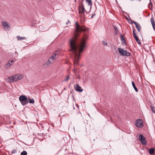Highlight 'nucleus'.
Wrapping results in <instances>:
<instances>
[{"mask_svg": "<svg viewBox=\"0 0 155 155\" xmlns=\"http://www.w3.org/2000/svg\"><path fill=\"white\" fill-rule=\"evenodd\" d=\"M135 30L134 29L133 30V36L134 37L135 39V40H136V41L137 43L139 45L141 44V41H140V40L137 37V36L136 35V33H135Z\"/></svg>", "mask_w": 155, "mask_h": 155, "instance_id": "nucleus-6", "label": "nucleus"}, {"mask_svg": "<svg viewBox=\"0 0 155 155\" xmlns=\"http://www.w3.org/2000/svg\"><path fill=\"white\" fill-rule=\"evenodd\" d=\"M152 110L153 112L155 113V107H154L151 106Z\"/></svg>", "mask_w": 155, "mask_h": 155, "instance_id": "nucleus-24", "label": "nucleus"}, {"mask_svg": "<svg viewBox=\"0 0 155 155\" xmlns=\"http://www.w3.org/2000/svg\"><path fill=\"white\" fill-rule=\"evenodd\" d=\"M29 100V103L34 104L35 102L34 100L33 99H31L29 97H28Z\"/></svg>", "mask_w": 155, "mask_h": 155, "instance_id": "nucleus-19", "label": "nucleus"}, {"mask_svg": "<svg viewBox=\"0 0 155 155\" xmlns=\"http://www.w3.org/2000/svg\"><path fill=\"white\" fill-rule=\"evenodd\" d=\"M152 26L153 27V28L154 30H155V23L152 24Z\"/></svg>", "mask_w": 155, "mask_h": 155, "instance_id": "nucleus-27", "label": "nucleus"}, {"mask_svg": "<svg viewBox=\"0 0 155 155\" xmlns=\"http://www.w3.org/2000/svg\"><path fill=\"white\" fill-rule=\"evenodd\" d=\"M69 79V76H67L66 78L65 79H64V81H68V80Z\"/></svg>", "mask_w": 155, "mask_h": 155, "instance_id": "nucleus-26", "label": "nucleus"}, {"mask_svg": "<svg viewBox=\"0 0 155 155\" xmlns=\"http://www.w3.org/2000/svg\"><path fill=\"white\" fill-rule=\"evenodd\" d=\"M53 61H54L52 59V58H50L48 61L45 64H46L47 66H49L51 64Z\"/></svg>", "mask_w": 155, "mask_h": 155, "instance_id": "nucleus-12", "label": "nucleus"}, {"mask_svg": "<svg viewBox=\"0 0 155 155\" xmlns=\"http://www.w3.org/2000/svg\"><path fill=\"white\" fill-rule=\"evenodd\" d=\"M76 105L77 106V107H78V104H76Z\"/></svg>", "mask_w": 155, "mask_h": 155, "instance_id": "nucleus-36", "label": "nucleus"}, {"mask_svg": "<svg viewBox=\"0 0 155 155\" xmlns=\"http://www.w3.org/2000/svg\"><path fill=\"white\" fill-rule=\"evenodd\" d=\"M132 84L133 87H134L135 90L136 91V92H137L138 91L137 89V87H136L135 83L134 81H132Z\"/></svg>", "mask_w": 155, "mask_h": 155, "instance_id": "nucleus-18", "label": "nucleus"}, {"mask_svg": "<svg viewBox=\"0 0 155 155\" xmlns=\"http://www.w3.org/2000/svg\"><path fill=\"white\" fill-rule=\"evenodd\" d=\"M10 61V63H11L12 64V63H13V62H14V61L13 60H11L10 61Z\"/></svg>", "mask_w": 155, "mask_h": 155, "instance_id": "nucleus-32", "label": "nucleus"}, {"mask_svg": "<svg viewBox=\"0 0 155 155\" xmlns=\"http://www.w3.org/2000/svg\"><path fill=\"white\" fill-rule=\"evenodd\" d=\"M103 44L104 45L106 46L107 45V43L106 42L103 41Z\"/></svg>", "mask_w": 155, "mask_h": 155, "instance_id": "nucleus-28", "label": "nucleus"}, {"mask_svg": "<svg viewBox=\"0 0 155 155\" xmlns=\"http://www.w3.org/2000/svg\"><path fill=\"white\" fill-rule=\"evenodd\" d=\"M150 3L149 4V5H151V7H152V2H151V0H150Z\"/></svg>", "mask_w": 155, "mask_h": 155, "instance_id": "nucleus-30", "label": "nucleus"}, {"mask_svg": "<svg viewBox=\"0 0 155 155\" xmlns=\"http://www.w3.org/2000/svg\"><path fill=\"white\" fill-rule=\"evenodd\" d=\"M76 1V0H75V2Z\"/></svg>", "mask_w": 155, "mask_h": 155, "instance_id": "nucleus-39", "label": "nucleus"}, {"mask_svg": "<svg viewBox=\"0 0 155 155\" xmlns=\"http://www.w3.org/2000/svg\"><path fill=\"white\" fill-rule=\"evenodd\" d=\"M95 14H94L93 15H92L91 17V18H93V17L94 16V15H95Z\"/></svg>", "mask_w": 155, "mask_h": 155, "instance_id": "nucleus-33", "label": "nucleus"}, {"mask_svg": "<svg viewBox=\"0 0 155 155\" xmlns=\"http://www.w3.org/2000/svg\"><path fill=\"white\" fill-rule=\"evenodd\" d=\"M21 104L23 106H25L28 104L29 102L28 100H27L26 101L21 102Z\"/></svg>", "mask_w": 155, "mask_h": 155, "instance_id": "nucleus-14", "label": "nucleus"}, {"mask_svg": "<svg viewBox=\"0 0 155 155\" xmlns=\"http://www.w3.org/2000/svg\"><path fill=\"white\" fill-rule=\"evenodd\" d=\"M155 151V149L154 148H152L149 150V152L150 154H153Z\"/></svg>", "mask_w": 155, "mask_h": 155, "instance_id": "nucleus-15", "label": "nucleus"}, {"mask_svg": "<svg viewBox=\"0 0 155 155\" xmlns=\"http://www.w3.org/2000/svg\"><path fill=\"white\" fill-rule=\"evenodd\" d=\"M86 2L88 3L89 5H91L92 2L91 0H86Z\"/></svg>", "mask_w": 155, "mask_h": 155, "instance_id": "nucleus-23", "label": "nucleus"}, {"mask_svg": "<svg viewBox=\"0 0 155 155\" xmlns=\"http://www.w3.org/2000/svg\"><path fill=\"white\" fill-rule=\"evenodd\" d=\"M74 87L75 89L77 91L82 92L83 91V90L81 88V87L78 84L74 85Z\"/></svg>", "mask_w": 155, "mask_h": 155, "instance_id": "nucleus-9", "label": "nucleus"}, {"mask_svg": "<svg viewBox=\"0 0 155 155\" xmlns=\"http://www.w3.org/2000/svg\"><path fill=\"white\" fill-rule=\"evenodd\" d=\"M139 140L141 142V143L144 145L146 144L145 138L142 134H140L139 136Z\"/></svg>", "mask_w": 155, "mask_h": 155, "instance_id": "nucleus-4", "label": "nucleus"}, {"mask_svg": "<svg viewBox=\"0 0 155 155\" xmlns=\"http://www.w3.org/2000/svg\"><path fill=\"white\" fill-rule=\"evenodd\" d=\"M19 100L20 102L26 101L28 100L27 98L25 96H21L19 97Z\"/></svg>", "mask_w": 155, "mask_h": 155, "instance_id": "nucleus-11", "label": "nucleus"}, {"mask_svg": "<svg viewBox=\"0 0 155 155\" xmlns=\"http://www.w3.org/2000/svg\"><path fill=\"white\" fill-rule=\"evenodd\" d=\"M150 9L151 10H152V7H151V8H150Z\"/></svg>", "mask_w": 155, "mask_h": 155, "instance_id": "nucleus-35", "label": "nucleus"}, {"mask_svg": "<svg viewBox=\"0 0 155 155\" xmlns=\"http://www.w3.org/2000/svg\"><path fill=\"white\" fill-rule=\"evenodd\" d=\"M68 22H67V23H66V24H68Z\"/></svg>", "mask_w": 155, "mask_h": 155, "instance_id": "nucleus-38", "label": "nucleus"}, {"mask_svg": "<svg viewBox=\"0 0 155 155\" xmlns=\"http://www.w3.org/2000/svg\"><path fill=\"white\" fill-rule=\"evenodd\" d=\"M2 24L6 30H8L10 28L9 25L7 22L3 21L2 22Z\"/></svg>", "mask_w": 155, "mask_h": 155, "instance_id": "nucleus-7", "label": "nucleus"}, {"mask_svg": "<svg viewBox=\"0 0 155 155\" xmlns=\"http://www.w3.org/2000/svg\"><path fill=\"white\" fill-rule=\"evenodd\" d=\"M120 39H121V41H122L124 43H126V40H125V38H124V35H122L121 36V37H120Z\"/></svg>", "mask_w": 155, "mask_h": 155, "instance_id": "nucleus-17", "label": "nucleus"}, {"mask_svg": "<svg viewBox=\"0 0 155 155\" xmlns=\"http://www.w3.org/2000/svg\"><path fill=\"white\" fill-rule=\"evenodd\" d=\"M27 152L25 151L22 152L21 154V155H27Z\"/></svg>", "mask_w": 155, "mask_h": 155, "instance_id": "nucleus-22", "label": "nucleus"}, {"mask_svg": "<svg viewBox=\"0 0 155 155\" xmlns=\"http://www.w3.org/2000/svg\"><path fill=\"white\" fill-rule=\"evenodd\" d=\"M136 126L138 127H143V124L142 120L141 119H139L137 120L135 124Z\"/></svg>", "mask_w": 155, "mask_h": 155, "instance_id": "nucleus-5", "label": "nucleus"}, {"mask_svg": "<svg viewBox=\"0 0 155 155\" xmlns=\"http://www.w3.org/2000/svg\"><path fill=\"white\" fill-rule=\"evenodd\" d=\"M16 152V150L15 149H14L12 150V154L15 153Z\"/></svg>", "mask_w": 155, "mask_h": 155, "instance_id": "nucleus-25", "label": "nucleus"}, {"mask_svg": "<svg viewBox=\"0 0 155 155\" xmlns=\"http://www.w3.org/2000/svg\"><path fill=\"white\" fill-rule=\"evenodd\" d=\"M150 21L152 24L155 23V21L154 20V18L153 17H151L150 19Z\"/></svg>", "mask_w": 155, "mask_h": 155, "instance_id": "nucleus-21", "label": "nucleus"}, {"mask_svg": "<svg viewBox=\"0 0 155 155\" xmlns=\"http://www.w3.org/2000/svg\"><path fill=\"white\" fill-rule=\"evenodd\" d=\"M17 38L18 40H24V39H25V38H26L25 37H21L20 36H17Z\"/></svg>", "mask_w": 155, "mask_h": 155, "instance_id": "nucleus-16", "label": "nucleus"}, {"mask_svg": "<svg viewBox=\"0 0 155 155\" xmlns=\"http://www.w3.org/2000/svg\"><path fill=\"white\" fill-rule=\"evenodd\" d=\"M118 49L121 55L129 56L130 55V53L126 50H124L121 48H118Z\"/></svg>", "mask_w": 155, "mask_h": 155, "instance_id": "nucleus-3", "label": "nucleus"}, {"mask_svg": "<svg viewBox=\"0 0 155 155\" xmlns=\"http://www.w3.org/2000/svg\"><path fill=\"white\" fill-rule=\"evenodd\" d=\"M85 9L83 5H81L79 7V12L80 14H84Z\"/></svg>", "mask_w": 155, "mask_h": 155, "instance_id": "nucleus-8", "label": "nucleus"}, {"mask_svg": "<svg viewBox=\"0 0 155 155\" xmlns=\"http://www.w3.org/2000/svg\"><path fill=\"white\" fill-rule=\"evenodd\" d=\"M68 22H67V23H66V24H68Z\"/></svg>", "mask_w": 155, "mask_h": 155, "instance_id": "nucleus-37", "label": "nucleus"}, {"mask_svg": "<svg viewBox=\"0 0 155 155\" xmlns=\"http://www.w3.org/2000/svg\"><path fill=\"white\" fill-rule=\"evenodd\" d=\"M114 28L115 29V31H117V27L116 26H114Z\"/></svg>", "mask_w": 155, "mask_h": 155, "instance_id": "nucleus-29", "label": "nucleus"}, {"mask_svg": "<svg viewBox=\"0 0 155 155\" xmlns=\"http://www.w3.org/2000/svg\"><path fill=\"white\" fill-rule=\"evenodd\" d=\"M76 29L74 32V38L70 40V51L72 53L74 57V63L76 65H78L80 58V53L83 51L85 47V41L87 38V35H84L82 38L80 39L79 42L77 39L79 35V33L85 31V29L80 26L77 22H76Z\"/></svg>", "mask_w": 155, "mask_h": 155, "instance_id": "nucleus-1", "label": "nucleus"}, {"mask_svg": "<svg viewBox=\"0 0 155 155\" xmlns=\"http://www.w3.org/2000/svg\"><path fill=\"white\" fill-rule=\"evenodd\" d=\"M23 78L22 74H16L8 78V80L9 82H12L18 80Z\"/></svg>", "mask_w": 155, "mask_h": 155, "instance_id": "nucleus-2", "label": "nucleus"}, {"mask_svg": "<svg viewBox=\"0 0 155 155\" xmlns=\"http://www.w3.org/2000/svg\"><path fill=\"white\" fill-rule=\"evenodd\" d=\"M153 113L155 114V112H153Z\"/></svg>", "mask_w": 155, "mask_h": 155, "instance_id": "nucleus-40", "label": "nucleus"}, {"mask_svg": "<svg viewBox=\"0 0 155 155\" xmlns=\"http://www.w3.org/2000/svg\"><path fill=\"white\" fill-rule=\"evenodd\" d=\"M57 54H58V51H57L54 53V54L52 56V57L50 58H52V59L53 61H54L55 59V58L56 57V56Z\"/></svg>", "mask_w": 155, "mask_h": 155, "instance_id": "nucleus-13", "label": "nucleus"}, {"mask_svg": "<svg viewBox=\"0 0 155 155\" xmlns=\"http://www.w3.org/2000/svg\"><path fill=\"white\" fill-rule=\"evenodd\" d=\"M117 31H115V34H117Z\"/></svg>", "mask_w": 155, "mask_h": 155, "instance_id": "nucleus-34", "label": "nucleus"}, {"mask_svg": "<svg viewBox=\"0 0 155 155\" xmlns=\"http://www.w3.org/2000/svg\"><path fill=\"white\" fill-rule=\"evenodd\" d=\"M12 64L10 63V61H9L6 64V67L7 68H8L11 66Z\"/></svg>", "mask_w": 155, "mask_h": 155, "instance_id": "nucleus-20", "label": "nucleus"}, {"mask_svg": "<svg viewBox=\"0 0 155 155\" xmlns=\"http://www.w3.org/2000/svg\"><path fill=\"white\" fill-rule=\"evenodd\" d=\"M130 23H134V22H135V21H132V20H131V19H130Z\"/></svg>", "mask_w": 155, "mask_h": 155, "instance_id": "nucleus-31", "label": "nucleus"}, {"mask_svg": "<svg viewBox=\"0 0 155 155\" xmlns=\"http://www.w3.org/2000/svg\"><path fill=\"white\" fill-rule=\"evenodd\" d=\"M134 24L135 25L136 27L137 28L138 31L139 32H140L141 28L140 25L139 24H138L136 22H134Z\"/></svg>", "mask_w": 155, "mask_h": 155, "instance_id": "nucleus-10", "label": "nucleus"}]
</instances>
